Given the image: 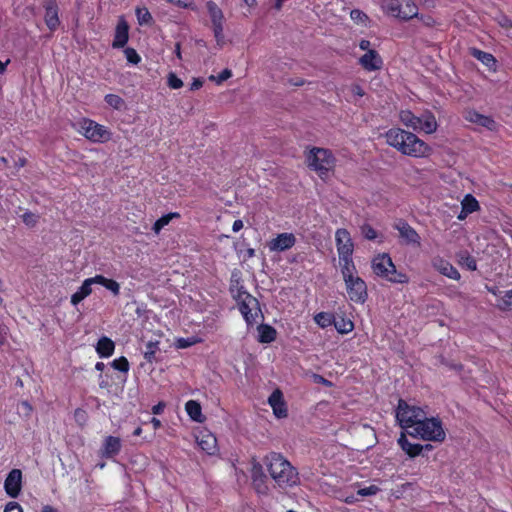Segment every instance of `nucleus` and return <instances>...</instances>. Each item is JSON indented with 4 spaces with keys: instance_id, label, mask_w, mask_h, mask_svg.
Returning <instances> with one entry per match:
<instances>
[{
    "instance_id": "obj_1",
    "label": "nucleus",
    "mask_w": 512,
    "mask_h": 512,
    "mask_svg": "<svg viewBox=\"0 0 512 512\" xmlns=\"http://www.w3.org/2000/svg\"><path fill=\"white\" fill-rule=\"evenodd\" d=\"M386 143L404 155L415 158L427 157L431 147L415 134L400 128H391L385 135Z\"/></svg>"
},
{
    "instance_id": "obj_2",
    "label": "nucleus",
    "mask_w": 512,
    "mask_h": 512,
    "mask_svg": "<svg viewBox=\"0 0 512 512\" xmlns=\"http://www.w3.org/2000/svg\"><path fill=\"white\" fill-rule=\"evenodd\" d=\"M268 471L279 487H292L298 484L297 470L279 453H270L265 458Z\"/></svg>"
},
{
    "instance_id": "obj_3",
    "label": "nucleus",
    "mask_w": 512,
    "mask_h": 512,
    "mask_svg": "<svg viewBox=\"0 0 512 512\" xmlns=\"http://www.w3.org/2000/svg\"><path fill=\"white\" fill-rule=\"evenodd\" d=\"M347 297L354 303L363 304L368 298L366 282L358 275L355 265L340 268Z\"/></svg>"
},
{
    "instance_id": "obj_4",
    "label": "nucleus",
    "mask_w": 512,
    "mask_h": 512,
    "mask_svg": "<svg viewBox=\"0 0 512 512\" xmlns=\"http://www.w3.org/2000/svg\"><path fill=\"white\" fill-rule=\"evenodd\" d=\"M408 434L414 438L432 442H443L446 438L441 420L436 417L428 418L427 413L420 424L415 426L414 431H408Z\"/></svg>"
},
{
    "instance_id": "obj_5",
    "label": "nucleus",
    "mask_w": 512,
    "mask_h": 512,
    "mask_svg": "<svg viewBox=\"0 0 512 512\" xmlns=\"http://www.w3.org/2000/svg\"><path fill=\"white\" fill-rule=\"evenodd\" d=\"M374 274L394 283H406L408 278L405 274L398 273L391 257L387 253L376 255L371 264Z\"/></svg>"
},
{
    "instance_id": "obj_6",
    "label": "nucleus",
    "mask_w": 512,
    "mask_h": 512,
    "mask_svg": "<svg viewBox=\"0 0 512 512\" xmlns=\"http://www.w3.org/2000/svg\"><path fill=\"white\" fill-rule=\"evenodd\" d=\"M425 413L424 409L415 405H410L404 400H399L396 408V419L401 428L407 432L414 431L415 426L420 424Z\"/></svg>"
},
{
    "instance_id": "obj_7",
    "label": "nucleus",
    "mask_w": 512,
    "mask_h": 512,
    "mask_svg": "<svg viewBox=\"0 0 512 512\" xmlns=\"http://www.w3.org/2000/svg\"><path fill=\"white\" fill-rule=\"evenodd\" d=\"M307 163L320 177H324L334 168L335 158L328 149L315 147L307 154Z\"/></svg>"
},
{
    "instance_id": "obj_8",
    "label": "nucleus",
    "mask_w": 512,
    "mask_h": 512,
    "mask_svg": "<svg viewBox=\"0 0 512 512\" xmlns=\"http://www.w3.org/2000/svg\"><path fill=\"white\" fill-rule=\"evenodd\" d=\"M335 244L340 268L355 265L353 261L354 243L347 229L339 228L335 232Z\"/></svg>"
},
{
    "instance_id": "obj_9",
    "label": "nucleus",
    "mask_w": 512,
    "mask_h": 512,
    "mask_svg": "<svg viewBox=\"0 0 512 512\" xmlns=\"http://www.w3.org/2000/svg\"><path fill=\"white\" fill-rule=\"evenodd\" d=\"M78 131L86 139L94 143H105L112 138V132L94 120L83 118L78 123Z\"/></svg>"
},
{
    "instance_id": "obj_10",
    "label": "nucleus",
    "mask_w": 512,
    "mask_h": 512,
    "mask_svg": "<svg viewBox=\"0 0 512 512\" xmlns=\"http://www.w3.org/2000/svg\"><path fill=\"white\" fill-rule=\"evenodd\" d=\"M237 302L239 310L247 325H253L256 321V318L260 314L258 300L246 291L239 290L237 295Z\"/></svg>"
},
{
    "instance_id": "obj_11",
    "label": "nucleus",
    "mask_w": 512,
    "mask_h": 512,
    "mask_svg": "<svg viewBox=\"0 0 512 512\" xmlns=\"http://www.w3.org/2000/svg\"><path fill=\"white\" fill-rule=\"evenodd\" d=\"M207 12L212 22L214 36L218 43L223 40L224 14L222 9L213 1L206 3Z\"/></svg>"
},
{
    "instance_id": "obj_12",
    "label": "nucleus",
    "mask_w": 512,
    "mask_h": 512,
    "mask_svg": "<svg viewBox=\"0 0 512 512\" xmlns=\"http://www.w3.org/2000/svg\"><path fill=\"white\" fill-rule=\"evenodd\" d=\"M23 474L20 469H12L4 480V491L10 498H17L22 490Z\"/></svg>"
},
{
    "instance_id": "obj_13",
    "label": "nucleus",
    "mask_w": 512,
    "mask_h": 512,
    "mask_svg": "<svg viewBox=\"0 0 512 512\" xmlns=\"http://www.w3.org/2000/svg\"><path fill=\"white\" fill-rule=\"evenodd\" d=\"M464 118L466 121L483 127L489 131H496L498 129V124L491 116L480 114L474 109L465 111Z\"/></svg>"
},
{
    "instance_id": "obj_14",
    "label": "nucleus",
    "mask_w": 512,
    "mask_h": 512,
    "mask_svg": "<svg viewBox=\"0 0 512 512\" xmlns=\"http://www.w3.org/2000/svg\"><path fill=\"white\" fill-rule=\"evenodd\" d=\"M196 442L199 448L208 455H215L218 452L216 437L206 429H202L197 433Z\"/></svg>"
},
{
    "instance_id": "obj_15",
    "label": "nucleus",
    "mask_w": 512,
    "mask_h": 512,
    "mask_svg": "<svg viewBox=\"0 0 512 512\" xmlns=\"http://www.w3.org/2000/svg\"><path fill=\"white\" fill-rule=\"evenodd\" d=\"M296 243V237L293 233H280L269 241L268 248L270 251L282 252L292 248Z\"/></svg>"
},
{
    "instance_id": "obj_16",
    "label": "nucleus",
    "mask_w": 512,
    "mask_h": 512,
    "mask_svg": "<svg viewBox=\"0 0 512 512\" xmlns=\"http://www.w3.org/2000/svg\"><path fill=\"white\" fill-rule=\"evenodd\" d=\"M400 448L411 458H414L421 454V452L426 450H431L432 446L430 444L421 445L418 443H412L408 440L405 432H402L397 440Z\"/></svg>"
},
{
    "instance_id": "obj_17",
    "label": "nucleus",
    "mask_w": 512,
    "mask_h": 512,
    "mask_svg": "<svg viewBox=\"0 0 512 512\" xmlns=\"http://www.w3.org/2000/svg\"><path fill=\"white\" fill-rule=\"evenodd\" d=\"M268 403L271 406L275 417H287V405L286 402L284 401L283 393L279 389H276L271 393V395L268 398Z\"/></svg>"
},
{
    "instance_id": "obj_18",
    "label": "nucleus",
    "mask_w": 512,
    "mask_h": 512,
    "mask_svg": "<svg viewBox=\"0 0 512 512\" xmlns=\"http://www.w3.org/2000/svg\"><path fill=\"white\" fill-rule=\"evenodd\" d=\"M129 40V26L127 21L123 16H121L118 20L114 40L112 42L113 48H123Z\"/></svg>"
},
{
    "instance_id": "obj_19",
    "label": "nucleus",
    "mask_w": 512,
    "mask_h": 512,
    "mask_svg": "<svg viewBox=\"0 0 512 512\" xmlns=\"http://www.w3.org/2000/svg\"><path fill=\"white\" fill-rule=\"evenodd\" d=\"M360 65L367 71H377L382 68L383 60L376 50H368L359 59Z\"/></svg>"
},
{
    "instance_id": "obj_20",
    "label": "nucleus",
    "mask_w": 512,
    "mask_h": 512,
    "mask_svg": "<svg viewBox=\"0 0 512 512\" xmlns=\"http://www.w3.org/2000/svg\"><path fill=\"white\" fill-rule=\"evenodd\" d=\"M395 228L398 230L400 237L406 244L420 245V236L414 228L404 221H399Z\"/></svg>"
},
{
    "instance_id": "obj_21",
    "label": "nucleus",
    "mask_w": 512,
    "mask_h": 512,
    "mask_svg": "<svg viewBox=\"0 0 512 512\" xmlns=\"http://www.w3.org/2000/svg\"><path fill=\"white\" fill-rule=\"evenodd\" d=\"M95 276L85 279L78 290L71 295V303L76 306L86 297L92 294V286L96 285Z\"/></svg>"
},
{
    "instance_id": "obj_22",
    "label": "nucleus",
    "mask_w": 512,
    "mask_h": 512,
    "mask_svg": "<svg viewBox=\"0 0 512 512\" xmlns=\"http://www.w3.org/2000/svg\"><path fill=\"white\" fill-rule=\"evenodd\" d=\"M432 265L442 275H444L450 279H453V280L460 279V273L450 262H448L442 258H435L432 262Z\"/></svg>"
},
{
    "instance_id": "obj_23",
    "label": "nucleus",
    "mask_w": 512,
    "mask_h": 512,
    "mask_svg": "<svg viewBox=\"0 0 512 512\" xmlns=\"http://www.w3.org/2000/svg\"><path fill=\"white\" fill-rule=\"evenodd\" d=\"M417 126H420L417 132L432 134L437 130L438 124L435 116L430 112H424L419 116Z\"/></svg>"
},
{
    "instance_id": "obj_24",
    "label": "nucleus",
    "mask_w": 512,
    "mask_h": 512,
    "mask_svg": "<svg viewBox=\"0 0 512 512\" xmlns=\"http://www.w3.org/2000/svg\"><path fill=\"white\" fill-rule=\"evenodd\" d=\"M121 441L118 437L108 436L105 438L102 447V456L113 457L120 452Z\"/></svg>"
},
{
    "instance_id": "obj_25",
    "label": "nucleus",
    "mask_w": 512,
    "mask_h": 512,
    "mask_svg": "<svg viewBox=\"0 0 512 512\" xmlns=\"http://www.w3.org/2000/svg\"><path fill=\"white\" fill-rule=\"evenodd\" d=\"M95 348L101 358H108L114 353L115 344L110 338L103 336L98 340Z\"/></svg>"
},
{
    "instance_id": "obj_26",
    "label": "nucleus",
    "mask_w": 512,
    "mask_h": 512,
    "mask_svg": "<svg viewBox=\"0 0 512 512\" xmlns=\"http://www.w3.org/2000/svg\"><path fill=\"white\" fill-rule=\"evenodd\" d=\"M471 55L473 57H475L477 60H479L489 70H492V71L496 70L497 61L492 54H490L488 52H484L477 48H473V49H471Z\"/></svg>"
},
{
    "instance_id": "obj_27",
    "label": "nucleus",
    "mask_w": 512,
    "mask_h": 512,
    "mask_svg": "<svg viewBox=\"0 0 512 512\" xmlns=\"http://www.w3.org/2000/svg\"><path fill=\"white\" fill-rule=\"evenodd\" d=\"M185 410L191 420L197 423H203L205 421V416L202 414V408L199 402L195 400H189L185 404Z\"/></svg>"
},
{
    "instance_id": "obj_28",
    "label": "nucleus",
    "mask_w": 512,
    "mask_h": 512,
    "mask_svg": "<svg viewBox=\"0 0 512 512\" xmlns=\"http://www.w3.org/2000/svg\"><path fill=\"white\" fill-rule=\"evenodd\" d=\"M44 20H45L47 27L51 31H54L57 29V27L60 24V21H59L58 9H57L56 5L50 4V5L46 6Z\"/></svg>"
},
{
    "instance_id": "obj_29",
    "label": "nucleus",
    "mask_w": 512,
    "mask_h": 512,
    "mask_svg": "<svg viewBox=\"0 0 512 512\" xmlns=\"http://www.w3.org/2000/svg\"><path fill=\"white\" fill-rule=\"evenodd\" d=\"M258 341L260 343H271L276 339L277 332L275 328L268 324H261L257 327Z\"/></svg>"
},
{
    "instance_id": "obj_30",
    "label": "nucleus",
    "mask_w": 512,
    "mask_h": 512,
    "mask_svg": "<svg viewBox=\"0 0 512 512\" xmlns=\"http://www.w3.org/2000/svg\"><path fill=\"white\" fill-rule=\"evenodd\" d=\"M95 280L97 285H101L106 288L113 296H118L120 294V284L116 280L107 278L100 274L95 275Z\"/></svg>"
},
{
    "instance_id": "obj_31",
    "label": "nucleus",
    "mask_w": 512,
    "mask_h": 512,
    "mask_svg": "<svg viewBox=\"0 0 512 512\" xmlns=\"http://www.w3.org/2000/svg\"><path fill=\"white\" fill-rule=\"evenodd\" d=\"M402 1L401 0H382V9L383 11L392 17L399 18L401 15Z\"/></svg>"
},
{
    "instance_id": "obj_32",
    "label": "nucleus",
    "mask_w": 512,
    "mask_h": 512,
    "mask_svg": "<svg viewBox=\"0 0 512 512\" xmlns=\"http://www.w3.org/2000/svg\"><path fill=\"white\" fill-rule=\"evenodd\" d=\"M400 12H401V15H399V18L403 19V20H407V19L416 17L418 15V8L413 1L406 0L404 2L402 1Z\"/></svg>"
},
{
    "instance_id": "obj_33",
    "label": "nucleus",
    "mask_w": 512,
    "mask_h": 512,
    "mask_svg": "<svg viewBox=\"0 0 512 512\" xmlns=\"http://www.w3.org/2000/svg\"><path fill=\"white\" fill-rule=\"evenodd\" d=\"M335 329L340 334H348L353 331L354 329V323L351 319L345 318V317H334V323H333Z\"/></svg>"
},
{
    "instance_id": "obj_34",
    "label": "nucleus",
    "mask_w": 512,
    "mask_h": 512,
    "mask_svg": "<svg viewBox=\"0 0 512 512\" xmlns=\"http://www.w3.org/2000/svg\"><path fill=\"white\" fill-rule=\"evenodd\" d=\"M461 208L471 214L478 211L480 209V205L473 195L466 194L461 201Z\"/></svg>"
},
{
    "instance_id": "obj_35",
    "label": "nucleus",
    "mask_w": 512,
    "mask_h": 512,
    "mask_svg": "<svg viewBox=\"0 0 512 512\" xmlns=\"http://www.w3.org/2000/svg\"><path fill=\"white\" fill-rule=\"evenodd\" d=\"M180 214L177 212H171L160 217L153 225V231L155 234H159L160 231L167 226L173 218H179Z\"/></svg>"
},
{
    "instance_id": "obj_36",
    "label": "nucleus",
    "mask_w": 512,
    "mask_h": 512,
    "mask_svg": "<svg viewBox=\"0 0 512 512\" xmlns=\"http://www.w3.org/2000/svg\"><path fill=\"white\" fill-rule=\"evenodd\" d=\"M315 323L322 329H325L334 323V316L328 312H319L314 316Z\"/></svg>"
},
{
    "instance_id": "obj_37",
    "label": "nucleus",
    "mask_w": 512,
    "mask_h": 512,
    "mask_svg": "<svg viewBox=\"0 0 512 512\" xmlns=\"http://www.w3.org/2000/svg\"><path fill=\"white\" fill-rule=\"evenodd\" d=\"M252 479L253 484L258 493H264V488L258 485V481L265 480V475L262 470V466L259 463H254L252 467Z\"/></svg>"
},
{
    "instance_id": "obj_38",
    "label": "nucleus",
    "mask_w": 512,
    "mask_h": 512,
    "mask_svg": "<svg viewBox=\"0 0 512 512\" xmlns=\"http://www.w3.org/2000/svg\"><path fill=\"white\" fill-rule=\"evenodd\" d=\"M107 105L115 110H122L125 106L124 100L116 94H107L104 98Z\"/></svg>"
},
{
    "instance_id": "obj_39",
    "label": "nucleus",
    "mask_w": 512,
    "mask_h": 512,
    "mask_svg": "<svg viewBox=\"0 0 512 512\" xmlns=\"http://www.w3.org/2000/svg\"><path fill=\"white\" fill-rule=\"evenodd\" d=\"M111 366L118 371L127 373L129 371V362L125 357H119L111 362Z\"/></svg>"
},
{
    "instance_id": "obj_40",
    "label": "nucleus",
    "mask_w": 512,
    "mask_h": 512,
    "mask_svg": "<svg viewBox=\"0 0 512 512\" xmlns=\"http://www.w3.org/2000/svg\"><path fill=\"white\" fill-rule=\"evenodd\" d=\"M136 16H137L138 23L140 25L148 24L151 21V19H152V16H151L150 12L145 7L137 8L136 9Z\"/></svg>"
},
{
    "instance_id": "obj_41",
    "label": "nucleus",
    "mask_w": 512,
    "mask_h": 512,
    "mask_svg": "<svg viewBox=\"0 0 512 512\" xmlns=\"http://www.w3.org/2000/svg\"><path fill=\"white\" fill-rule=\"evenodd\" d=\"M167 85L169 88L176 90L182 88L184 83L174 72H170L167 75Z\"/></svg>"
},
{
    "instance_id": "obj_42",
    "label": "nucleus",
    "mask_w": 512,
    "mask_h": 512,
    "mask_svg": "<svg viewBox=\"0 0 512 512\" xmlns=\"http://www.w3.org/2000/svg\"><path fill=\"white\" fill-rule=\"evenodd\" d=\"M124 54H125L126 60L130 64L137 65L141 61V57L139 56L137 51L133 48H130V47L126 48L124 50Z\"/></svg>"
},
{
    "instance_id": "obj_43",
    "label": "nucleus",
    "mask_w": 512,
    "mask_h": 512,
    "mask_svg": "<svg viewBox=\"0 0 512 512\" xmlns=\"http://www.w3.org/2000/svg\"><path fill=\"white\" fill-rule=\"evenodd\" d=\"M21 218L26 226L34 227L38 223L39 215L26 211Z\"/></svg>"
},
{
    "instance_id": "obj_44",
    "label": "nucleus",
    "mask_w": 512,
    "mask_h": 512,
    "mask_svg": "<svg viewBox=\"0 0 512 512\" xmlns=\"http://www.w3.org/2000/svg\"><path fill=\"white\" fill-rule=\"evenodd\" d=\"M399 119L403 125L410 128V125L415 120V115L410 110H402L399 113Z\"/></svg>"
},
{
    "instance_id": "obj_45",
    "label": "nucleus",
    "mask_w": 512,
    "mask_h": 512,
    "mask_svg": "<svg viewBox=\"0 0 512 512\" xmlns=\"http://www.w3.org/2000/svg\"><path fill=\"white\" fill-rule=\"evenodd\" d=\"M350 17L354 22L364 24V25L368 21V16L363 11H361L359 9H353L350 12Z\"/></svg>"
},
{
    "instance_id": "obj_46",
    "label": "nucleus",
    "mask_w": 512,
    "mask_h": 512,
    "mask_svg": "<svg viewBox=\"0 0 512 512\" xmlns=\"http://www.w3.org/2000/svg\"><path fill=\"white\" fill-rule=\"evenodd\" d=\"M361 233L368 240H376L378 238L377 231L369 224H364L361 227Z\"/></svg>"
},
{
    "instance_id": "obj_47",
    "label": "nucleus",
    "mask_w": 512,
    "mask_h": 512,
    "mask_svg": "<svg viewBox=\"0 0 512 512\" xmlns=\"http://www.w3.org/2000/svg\"><path fill=\"white\" fill-rule=\"evenodd\" d=\"M380 491V488L376 485H370L368 487L360 488L357 494L362 497L376 495Z\"/></svg>"
},
{
    "instance_id": "obj_48",
    "label": "nucleus",
    "mask_w": 512,
    "mask_h": 512,
    "mask_svg": "<svg viewBox=\"0 0 512 512\" xmlns=\"http://www.w3.org/2000/svg\"><path fill=\"white\" fill-rule=\"evenodd\" d=\"M232 76V72L229 69H224L221 73H219L217 76L211 75L209 77V80L216 82L217 84L222 83L223 81H226Z\"/></svg>"
},
{
    "instance_id": "obj_49",
    "label": "nucleus",
    "mask_w": 512,
    "mask_h": 512,
    "mask_svg": "<svg viewBox=\"0 0 512 512\" xmlns=\"http://www.w3.org/2000/svg\"><path fill=\"white\" fill-rule=\"evenodd\" d=\"M512 305V290H507L504 292L503 296L500 299V308L507 309Z\"/></svg>"
},
{
    "instance_id": "obj_50",
    "label": "nucleus",
    "mask_w": 512,
    "mask_h": 512,
    "mask_svg": "<svg viewBox=\"0 0 512 512\" xmlns=\"http://www.w3.org/2000/svg\"><path fill=\"white\" fill-rule=\"evenodd\" d=\"M4 512H24L18 502L10 501L5 505Z\"/></svg>"
},
{
    "instance_id": "obj_51",
    "label": "nucleus",
    "mask_w": 512,
    "mask_h": 512,
    "mask_svg": "<svg viewBox=\"0 0 512 512\" xmlns=\"http://www.w3.org/2000/svg\"><path fill=\"white\" fill-rule=\"evenodd\" d=\"M462 263L467 267V269L474 271L477 269L476 261L473 257L467 255L466 257L462 258Z\"/></svg>"
},
{
    "instance_id": "obj_52",
    "label": "nucleus",
    "mask_w": 512,
    "mask_h": 512,
    "mask_svg": "<svg viewBox=\"0 0 512 512\" xmlns=\"http://www.w3.org/2000/svg\"><path fill=\"white\" fill-rule=\"evenodd\" d=\"M350 92L351 94L354 96V97H358V98H361L364 96V90L363 88L358 85V84H353L351 87H350Z\"/></svg>"
},
{
    "instance_id": "obj_53",
    "label": "nucleus",
    "mask_w": 512,
    "mask_h": 512,
    "mask_svg": "<svg viewBox=\"0 0 512 512\" xmlns=\"http://www.w3.org/2000/svg\"><path fill=\"white\" fill-rule=\"evenodd\" d=\"M173 4L180 6L182 8H190L192 10H196V6L190 0H175Z\"/></svg>"
},
{
    "instance_id": "obj_54",
    "label": "nucleus",
    "mask_w": 512,
    "mask_h": 512,
    "mask_svg": "<svg viewBox=\"0 0 512 512\" xmlns=\"http://www.w3.org/2000/svg\"><path fill=\"white\" fill-rule=\"evenodd\" d=\"M194 343H195V341L190 338H180L177 340V347L183 349V348L190 347Z\"/></svg>"
},
{
    "instance_id": "obj_55",
    "label": "nucleus",
    "mask_w": 512,
    "mask_h": 512,
    "mask_svg": "<svg viewBox=\"0 0 512 512\" xmlns=\"http://www.w3.org/2000/svg\"><path fill=\"white\" fill-rule=\"evenodd\" d=\"M498 23L501 27L505 28L506 30L510 27V25L512 24V20L509 19L508 17L506 16H500L498 18Z\"/></svg>"
},
{
    "instance_id": "obj_56",
    "label": "nucleus",
    "mask_w": 512,
    "mask_h": 512,
    "mask_svg": "<svg viewBox=\"0 0 512 512\" xmlns=\"http://www.w3.org/2000/svg\"><path fill=\"white\" fill-rule=\"evenodd\" d=\"M8 328L0 324V346H2L7 340Z\"/></svg>"
},
{
    "instance_id": "obj_57",
    "label": "nucleus",
    "mask_w": 512,
    "mask_h": 512,
    "mask_svg": "<svg viewBox=\"0 0 512 512\" xmlns=\"http://www.w3.org/2000/svg\"><path fill=\"white\" fill-rule=\"evenodd\" d=\"M202 85H203V81L200 78H194L190 85V89L192 91H195V90L200 89L202 87Z\"/></svg>"
},
{
    "instance_id": "obj_58",
    "label": "nucleus",
    "mask_w": 512,
    "mask_h": 512,
    "mask_svg": "<svg viewBox=\"0 0 512 512\" xmlns=\"http://www.w3.org/2000/svg\"><path fill=\"white\" fill-rule=\"evenodd\" d=\"M165 408V403L159 402L152 407L153 414H161Z\"/></svg>"
},
{
    "instance_id": "obj_59",
    "label": "nucleus",
    "mask_w": 512,
    "mask_h": 512,
    "mask_svg": "<svg viewBox=\"0 0 512 512\" xmlns=\"http://www.w3.org/2000/svg\"><path fill=\"white\" fill-rule=\"evenodd\" d=\"M242 228H243L242 220H240V219L235 220L233 225H232L233 232H239Z\"/></svg>"
},
{
    "instance_id": "obj_60",
    "label": "nucleus",
    "mask_w": 512,
    "mask_h": 512,
    "mask_svg": "<svg viewBox=\"0 0 512 512\" xmlns=\"http://www.w3.org/2000/svg\"><path fill=\"white\" fill-rule=\"evenodd\" d=\"M370 45H371L370 41H368V40H364V39H363V40H361V41H360V43H359V48H360L361 50H364V51H366V52H367L368 50H371V49H370Z\"/></svg>"
},
{
    "instance_id": "obj_61",
    "label": "nucleus",
    "mask_w": 512,
    "mask_h": 512,
    "mask_svg": "<svg viewBox=\"0 0 512 512\" xmlns=\"http://www.w3.org/2000/svg\"><path fill=\"white\" fill-rule=\"evenodd\" d=\"M26 163H27L26 158L19 157L18 159L15 160V167L17 169H20V168L24 167L26 165Z\"/></svg>"
},
{
    "instance_id": "obj_62",
    "label": "nucleus",
    "mask_w": 512,
    "mask_h": 512,
    "mask_svg": "<svg viewBox=\"0 0 512 512\" xmlns=\"http://www.w3.org/2000/svg\"><path fill=\"white\" fill-rule=\"evenodd\" d=\"M315 380H316V382L324 384V385H328V386L331 385V383L328 380H326L325 378H323L320 375H315Z\"/></svg>"
},
{
    "instance_id": "obj_63",
    "label": "nucleus",
    "mask_w": 512,
    "mask_h": 512,
    "mask_svg": "<svg viewBox=\"0 0 512 512\" xmlns=\"http://www.w3.org/2000/svg\"><path fill=\"white\" fill-rule=\"evenodd\" d=\"M42 512H58V510L51 505H45L42 507Z\"/></svg>"
},
{
    "instance_id": "obj_64",
    "label": "nucleus",
    "mask_w": 512,
    "mask_h": 512,
    "mask_svg": "<svg viewBox=\"0 0 512 512\" xmlns=\"http://www.w3.org/2000/svg\"><path fill=\"white\" fill-rule=\"evenodd\" d=\"M151 424L153 425L154 429H158L161 427V421L157 418H152Z\"/></svg>"
}]
</instances>
